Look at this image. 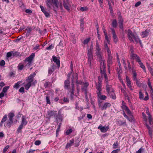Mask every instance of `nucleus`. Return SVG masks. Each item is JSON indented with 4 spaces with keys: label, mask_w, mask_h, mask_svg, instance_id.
<instances>
[{
    "label": "nucleus",
    "mask_w": 153,
    "mask_h": 153,
    "mask_svg": "<svg viewBox=\"0 0 153 153\" xmlns=\"http://www.w3.org/2000/svg\"><path fill=\"white\" fill-rule=\"evenodd\" d=\"M74 74H73L71 80V85H70V81L69 80V77H68V79L66 80L64 82V88L66 89L68 91L71 93V96L72 97L74 95Z\"/></svg>",
    "instance_id": "nucleus-1"
},
{
    "label": "nucleus",
    "mask_w": 153,
    "mask_h": 153,
    "mask_svg": "<svg viewBox=\"0 0 153 153\" xmlns=\"http://www.w3.org/2000/svg\"><path fill=\"white\" fill-rule=\"evenodd\" d=\"M46 3L49 10L53 8L54 10L58 8V0H46Z\"/></svg>",
    "instance_id": "nucleus-2"
},
{
    "label": "nucleus",
    "mask_w": 153,
    "mask_h": 153,
    "mask_svg": "<svg viewBox=\"0 0 153 153\" xmlns=\"http://www.w3.org/2000/svg\"><path fill=\"white\" fill-rule=\"evenodd\" d=\"M127 31L128 37V39L130 41L134 42V41L133 39H134L137 43H140V44H141V41L140 40L138 36H136L134 33H132V31L130 29H128Z\"/></svg>",
    "instance_id": "nucleus-3"
},
{
    "label": "nucleus",
    "mask_w": 153,
    "mask_h": 153,
    "mask_svg": "<svg viewBox=\"0 0 153 153\" xmlns=\"http://www.w3.org/2000/svg\"><path fill=\"white\" fill-rule=\"evenodd\" d=\"M36 75V73H33L31 74L26 79V81L27 84L24 85V86L26 90H28L31 86V82L33 81L34 77Z\"/></svg>",
    "instance_id": "nucleus-4"
},
{
    "label": "nucleus",
    "mask_w": 153,
    "mask_h": 153,
    "mask_svg": "<svg viewBox=\"0 0 153 153\" xmlns=\"http://www.w3.org/2000/svg\"><path fill=\"white\" fill-rule=\"evenodd\" d=\"M35 56V53H32L31 55L28 57L26 58L25 60L24 61L25 63V66L28 68L30 67L32 65L33 63V60Z\"/></svg>",
    "instance_id": "nucleus-5"
},
{
    "label": "nucleus",
    "mask_w": 153,
    "mask_h": 153,
    "mask_svg": "<svg viewBox=\"0 0 153 153\" xmlns=\"http://www.w3.org/2000/svg\"><path fill=\"white\" fill-rule=\"evenodd\" d=\"M100 69L101 70L102 76L105 78V82H108V79H107V74L104 72V69L105 68V66L104 65V61L102 60L101 61L100 60Z\"/></svg>",
    "instance_id": "nucleus-6"
},
{
    "label": "nucleus",
    "mask_w": 153,
    "mask_h": 153,
    "mask_svg": "<svg viewBox=\"0 0 153 153\" xmlns=\"http://www.w3.org/2000/svg\"><path fill=\"white\" fill-rule=\"evenodd\" d=\"M92 47L90 50H88V64L90 66H91V62H92L93 60V55L92 54Z\"/></svg>",
    "instance_id": "nucleus-7"
},
{
    "label": "nucleus",
    "mask_w": 153,
    "mask_h": 153,
    "mask_svg": "<svg viewBox=\"0 0 153 153\" xmlns=\"http://www.w3.org/2000/svg\"><path fill=\"white\" fill-rule=\"evenodd\" d=\"M57 111H50L47 112V116L48 117L50 118L51 117H57Z\"/></svg>",
    "instance_id": "nucleus-8"
},
{
    "label": "nucleus",
    "mask_w": 153,
    "mask_h": 153,
    "mask_svg": "<svg viewBox=\"0 0 153 153\" xmlns=\"http://www.w3.org/2000/svg\"><path fill=\"white\" fill-rule=\"evenodd\" d=\"M111 106V104L109 102H106L102 105H101L100 104L99 105V107L101 108L102 110L106 109L107 108L110 107Z\"/></svg>",
    "instance_id": "nucleus-9"
},
{
    "label": "nucleus",
    "mask_w": 153,
    "mask_h": 153,
    "mask_svg": "<svg viewBox=\"0 0 153 153\" xmlns=\"http://www.w3.org/2000/svg\"><path fill=\"white\" fill-rule=\"evenodd\" d=\"M98 129L100 130L101 132L103 133L106 132L109 129V127L108 126H102L100 125L98 127Z\"/></svg>",
    "instance_id": "nucleus-10"
},
{
    "label": "nucleus",
    "mask_w": 153,
    "mask_h": 153,
    "mask_svg": "<svg viewBox=\"0 0 153 153\" xmlns=\"http://www.w3.org/2000/svg\"><path fill=\"white\" fill-rule=\"evenodd\" d=\"M106 83V89L108 93H110V92L114 90L112 88V85L108 84V82Z\"/></svg>",
    "instance_id": "nucleus-11"
},
{
    "label": "nucleus",
    "mask_w": 153,
    "mask_h": 153,
    "mask_svg": "<svg viewBox=\"0 0 153 153\" xmlns=\"http://www.w3.org/2000/svg\"><path fill=\"white\" fill-rule=\"evenodd\" d=\"M96 88L97 89V93H100L101 92L102 90V85L100 81L98 82V83H96Z\"/></svg>",
    "instance_id": "nucleus-12"
},
{
    "label": "nucleus",
    "mask_w": 153,
    "mask_h": 153,
    "mask_svg": "<svg viewBox=\"0 0 153 153\" xmlns=\"http://www.w3.org/2000/svg\"><path fill=\"white\" fill-rule=\"evenodd\" d=\"M63 4L65 8L68 10H70V5L68 1L67 2L66 0H63Z\"/></svg>",
    "instance_id": "nucleus-13"
},
{
    "label": "nucleus",
    "mask_w": 153,
    "mask_h": 153,
    "mask_svg": "<svg viewBox=\"0 0 153 153\" xmlns=\"http://www.w3.org/2000/svg\"><path fill=\"white\" fill-rule=\"evenodd\" d=\"M40 7L41 11L45 14L46 17H49L50 16V14L48 13L46 11V8L42 6H40Z\"/></svg>",
    "instance_id": "nucleus-14"
},
{
    "label": "nucleus",
    "mask_w": 153,
    "mask_h": 153,
    "mask_svg": "<svg viewBox=\"0 0 153 153\" xmlns=\"http://www.w3.org/2000/svg\"><path fill=\"white\" fill-rule=\"evenodd\" d=\"M111 30L112 31V34L113 35L114 41L115 42V43H116L118 41V39L117 37L116 34L114 30L112 28H111Z\"/></svg>",
    "instance_id": "nucleus-15"
},
{
    "label": "nucleus",
    "mask_w": 153,
    "mask_h": 153,
    "mask_svg": "<svg viewBox=\"0 0 153 153\" xmlns=\"http://www.w3.org/2000/svg\"><path fill=\"white\" fill-rule=\"evenodd\" d=\"M123 105L121 106L122 109L124 110H125L126 111V113L128 114H129L131 115V112L128 108L125 105L123 104V103L124 102L123 101H122Z\"/></svg>",
    "instance_id": "nucleus-16"
},
{
    "label": "nucleus",
    "mask_w": 153,
    "mask_h": 153,
    "mask_svg": "<svg viewBox=\"0 0 153 153\" xmlns=\"http://www.w3.org/2000/svg\"><path fill=\"white\" fill-rule=\"evenodd\" d=\"M146 113L147 114L148 116V120L149 121V123L150 124V125H151L152 120V116L150 114L149 109L148 108H146Z\"/></svg>",
    "instance_id": "nucleus-17"
},
{
    "label": "nucleus",
    "mask_w": 153,
    "mask_h": 153,
    "mask_svg": "<svg viewBox=\"0 0 153 153\" xmlns=\"http://www.w3.org/2000/svg\"><path fill=\"white\" fill-rule=\"evenodd\" d=\"M53 60L55 63H56L57 65L58 68H59L60 66V60L59 59H57V57L54 56H53L52 57Z\"/></svg>",
    "instance_id": "nucleus-18"
},
{
    "label": "nucleus",
    "mask_w": 153,
    "mask_h": 153,
    "mask_svg": "<svg viewBox=\"0 0 153 153\" xmlns=\"http://www.w3.org/2000/svg\"><path fill=\"white\" fill-rule=\"evenodd\" d=\"M75 76V78L76 79V84L77 87V90H78V85H82L83 83L81 80H77L78 79V74L77 73H76L75 74H74V76Z\"/></svg>",
    "instance_id": "nucleus-19"
},
{
    "label": "nucleus",
    "mask_w": 153,
    "mask_h": 153,
    "mask_svg": "<svg viewBox=\"0 0 153 153\" xmlns=\"http://www.w3.org/2000/svg\"><path fill=\"white\" fill-rule=\"evenodd\" d=\"M97 94L98 98L101 100H105L107 98L105 96L102 95L101 92L97 93Z\"/></svg>",
    "instance_id": "nucleus-20"
},
{
    "label": "nucleus",
    "mask_w": 153,
    "mask_h": 153,
    "mask_svg": "<svg viewBox=\"0 0 153 153\" xmlns=\"http://www.w3.org/2000/svg\"><path fill=\"white\" fill-rule=\"evenodd\" d=\"M126 79L127 86L132 91L133 89L132 88V86L131 85V81L129 79V77L128 76H126Z\"/></svg>",
    "instance_id": "nucleus-21"
},
{
    "label": "nucleus",
    "mask_w": 153,
    "mask_h": 153,
    "mask_svg": "<svg viewBox=\"0 0 153 153\" xmlns=\"http://www.w3.org/2000/svg\"><path fill=\"white\" fill-rule=\"evenodd\" d=\"M107 62H108V65L109 67H110V65H111L112 63V57L111 55H108Z\"/></svg>",
    "instance_id": "nucleus-22"
},
{
    "label": "nucleus",
    "mask_w": 153,
    "mask_h": 153,
    "mask_svg": "<svg viewBox=\"0 0 153 153\" xmlns=\"http://www.w3.org/2000/svg\"><path fill=\"white\" fill-rule=\"evenodd\" d=\"M123 20L122 17L120 16L119 18V22L118 24L119 25V27L120 28L122 29L123 27Z\"/></svg>",
    "instance_id": "nucleus-23"
},
{
    "label": "nucleus",
    "mask_w": 153,
    "mask_h": 153,
    "mask_svg": "<svg viewBox=\"0 0 153 153\" xmlns=\"http://www.w3.org/2000/svg\"><path fill=\"white\" fill-rule=\"evenodd\" d=\"M108 95L111 98H112L114 100L116 98L115 95L114 93V90L110 92V93H108Z\"/></svg>",
    "instance_id": "nucleus-24"
},
{
    "label": "nucleus",
    "mask_w": 153,
    "mask_h": 153,
    "mask_svg": "<svg viewBox=\"0 0 153 153\" xmlns=\"http://www.w3.org/2000/svg\"><path fill=\"white\" fill-rule=\"evenodd\" d=\"M27 123V122L25 118V117L24 116H23L22 117V121L21 124L23 126L26 125Z\"/></svg>",
    "instance_id": "nucleus-25"
},
{
    "label": "nucleus",
    "mask_w": 153,
    "mask_h": 153,
    "mask_svg": "<svg viewBox=\"0 0 153 153\" xmlns=\"http://www.w3.org/2000/svg\"><path fill=\"white\" fill-rule=\"evenodd\" d=\"M149 31L148 30H146L145 31L142 32L141 36L142 37L144 38L148 36L149 34Z\"/></svg>",
    "instance_id": "nucleus-26"
},
{
    "label": "nucleus",
    "mask_w": 153,
    "mask_h": 153,
    "mask_svg": "<svg viewBox=\"0 0 153 153\" xmlns=\"http://www.w3.org/2000/svg\"><path fill=\"white\" fill-rule=\"evenodd\" d=\"M137 62L139 63L140 67L143 69V71L146 72V68L144 65H143V63L141 62V60L140 59H137Z\"/></svg>",
    "instance_id": "nucleus-27"
},
{
    "label": "nucleus",
    "mask_w": 153,
    "mask_h": 153,
    "mask_svg": "<svg viewBox=\"0 0 153 153\" xmlns=\"http://www.w3.org/2000/svg\"><path fill=\"white\" fill-rule=\"evenodd\" d=\"M7 115H5L3 117V118L2 119L1 123H0V126H1L3 125V123L6 121L7 119Z\"/></svg>",
    "instance_id": "nucleus-28"
},
{
    "label": "nucleus",
    "mask_w": 153,
    "mask_h": 153,
    "mask_svg": "<svg viewBox=\"0 0 153 153\" xmlns=\"http://www.w3.org/2000/svg\"><path fill=\"white\" fill-rule=\"evenodd\" d=\"M74 140H70L69 142L67 143L66 148H68L72 146V144L74 143Z\"/></svg>",
    "instance_id": "nucleus-29"
},
{
    "label": "nucleus",
    "mask_w": 153,
    "mask_h": 153,
    "mask_svg": "<svg viewBox=\"0 0 153 153\" xmlns=\"http://www.w3.org/2000/svg\"><path fill=\"white\" fill-rule=\"evenodd\" d=\"M21 82L22 81H21L18 82L14 85L13 88H14L17 89L19 87V85Z\"/></svg>",
    "instance_id": "nucleus-30"
},
{
    "label": "nucleus",
    "mask_w": 153,
    "mask_h": 153,
    "mask_svg": "<svg viewBox=\"0 0 153 153\" xmlns=\"http://www.w3.org/2000/svg\"><path fill=\"white\" fill-rule=\"evenodd\" d=\"M9 120L12 121L13 120V118L14 116V114L13 113H10L8 114Z\"/></svg>",
    "instance_id": "nucleus-31"
},
{
    "label": "nucleus",
    "mask_w": 153,
    "mask_h": 153,
    "mask_svg": "<svg viewBox=\"0 0 153 153\" xmlns=\"http://www.w3.org/2000/svg\"><path fill=\"white\" fill-rule=\"evenodd\" d=\"M95 50H101V48L97 41H96V43L95 45Z\"/></svg>",
    "instance_id": "nucleus-32"
},
{
    "label": "nucleus",
    "mask_w": 153,
    "mask_h": 153,
    "mask_svg": "<svg viewBox=\"0 0 153 153\" xmlns=\"http://www.w3.org/2000/svg\"><path fill=\"white\" fill-rule=\"evenodd\" d=\"M55 68V66H53L52 67V68H50L48 70V73L51 74L53 71H54Z\"/></svg>",
    "instance_id": "nucleus-33"
},
{
    "label": "nucleus",
    "mask_w": 153,
    "mask_h": 153,
    "mask_svg": "<svg viewBox=\"0 0 153 153\" xmlns=\"http://www.w3.org/2000/svg\"><path fill=\"white\" fill-rule=\"evenodd\" d=\"M132 58L133 59H136L137 61V59H140L139 57H138L136 54H132L131 55V59Z\"/></svg>",
    "instance_id": "nucleus-34"
},
{
    "label": "nucleus",
    "mask_w": 153,
    "mask_h": 153,
    "mask_svg": "<svg viewBox=\"0 0 153 153\" xmlns=\"http://www.w3.org/2000/svg\"><path fill=\"white\" fill-rule=\"evenodd\" d=\"M95 54L99 57H101V50H95Z\"/></svg>",
    "instance_id": "nucleus-35"
},
{
    "label": "nucleus",
    "mask_w": 153,
    "mask_h": 153,
    "mask_svg": "<svg viewBox=\"0 0 153 153\" xmlns=\"http://www.w3.org/2000/svg\"><path fill=\"white\" fill-rule=\"evenodd\" d=\"M132 73L133 74V79L134 80H137V78L136 76H137V74L135 71H132Z\"/></svg>",
    "instance_id": "nucleus-36"
},
{
    "label": "nucleus",
    "mask_w": 153,
    "mask_h": 153,
    "mask_svg": "<svg viewBox=\"0 0 153 153\" xmlns=\"http://www.w3.org/2000/svg\"><path fill=\"white\" fill-rule=\"evenodd\" d=\"M24 67V65L22 64L21 63H20L18 65V70L21 71L23 69Z\"/></svg>",
    "instance_id": "nucleus-37"
},
{
    "label": "nucleus",
    "mask_w": 153,
    "mask_h": 153,
    "mask_svg": "<svg viewBox=\"0 0 153 153\" xmlns=\"http://www.w3.org/2000/svg\"><path fill=\"white\" fill-rule=\"evenodd\" d=\"M112 25L113 27H115L117 26V22L116 20L114 19L112 22Z\"/></svg>",
    "instance_id": "nucleus-38"
},
{
    "label": "nucleus",
    "mask_w": 153,
    "mask_h": 153,
    "mask_svg": "<svg viewBox=\"0 0 153 153\" xmlns=\"http://www.w3.org/2000/svg\"><path fill=\"white\" fill-rule=\"evenodd\" d=\"M73 64L72 63V62H71V65H70V68H71V73H69L68 74V77L70 76L72 72H73Z\"/></svg>",
    "instance_id": "nucleus-39"
},
{
    "label": "nucleus",
    "mask_w": 153,
    "mask_h": 153,
    "mask_svg": "<svg viewBox=\"0 0 153 153\" xmlns=\"http://www.w3.org/2000/svg\"><path fill=\"white\" fill-rule=\"evenodd\" d=\"M72 129H69L65 132V134L66 135H68L70 134L72 132Z\"/></svg>",
    "instance_id": "nucleus-40"
},
{
    "label": "nucleus",
    "mask_w": 153,
    "mask_h": 153,
    "mask_svg": "<svg viewBox=\"0 0 153 153\" xmlns=\"http://www.w3.org/2000/svg\"><path fill=\"white\" fill-rule=\"evenodd\" d=\"M116 55L117 56V62L119 64V68H121V64L120 62V59L118 57V54L117 53Z\"/></svg>",
    "instance_id": "nucleus-41"
},
{
    "label": "nucleus",
    "mask_w": 153,
    "mask_h": 153,
    "mask_svg": "<svg viewBox=\"0 0 153 153\" xmlns=\"http://www.w3.org/2000/svg\"><path fill=\"white\" fill-rule=\"evenodd\" d=\"M23 126L21 124V125L19 126L18 127L17 131L18 132H21V129L23 128Z\"/></svg>",
    "instance_id": "nucleus-42"
},
{
    "label": "nucleus",
    "mask_w": 153,
    "mask_h": 153,
    "mask_svg": "<svg viewBox=\"0 0 153 153\" xmlns=\"http://www.w3.org/2000/svg\"><path fill=\"white\" fill-rule=\"evenodd\" d=\"M46 100L47 104H51V102L49 99V97L48 95H47L46 97Z\"/></svg>",
    "instance_id": "nucleus-43"
},
{
    "label": "nucleus",
    "mask_w": 153,
    "mask_h": 153,
    "mask_svg": "<svg viewBox=\"0 0 153 153\" xmlns=\"http://www.w3.org/2000/svg\"><path fill=\"white\" fill-rule=\"evenodd\" d=\"M139 98L140 100H144V95L140 91L139 93Z\"/></svg>",
    "instance_id": "nucleus-44"
},
{
    "label": "nucleus",
    "mask_w": 153,
    "mask_h": 153,
    "mask_svg": "<svg viewBox=\"0 0 153 153\" xmlns=\"http://www.w3.org/2000/svg\"><path fill=\"white\" fill-rule=\"evenodd\" d=\"M104 35L105 36V39L107 40V42L109 43L110 41V38L108 37L107 33L104 34Z\"/></svg>",
    "instance_id": "nucleus-45"
},
{
    "label": "nucleus",
    "mask_w": 153,
    "mask_h": 153,
    "mask_svg": "<svg viewBox=\"0 0 153 153\" xmlns=\"http://www.w3.org/2000/svg\"><path fill=\"white\" fill-rule=\"evenodd\" d=\"M121 62L123 63V64L124 65L125 69H127V67L126 66V64L125 62L124 58H123L122 59Z\"/></svg>",
    "instance_id": "nucleus-46"
},
{
    "label": "nucleus",
    "mask_w": 153,
    "mask_h": 153,
    "mask_svg": "<svg viewBox=\"0 0 153 153\" xmlns=\"http://www.w3.org/2000/svg\"><path fill=\"white\" fill-rule=\"evenodd\" d=\"M87 9L88 8L86 7H81L80 8V10L82 12L86 11L87 10Z\"/></svg>",
    "instance_id": "nucleus-47"
},
{
    "label": "nucleus",
    "mask_w": 153,
    "mask_h": 153,
    "mask_svg": "<svg viewBox=\"0 0 153 153\" xmlns=\"http://www.w3.org/2000/svg\"><path fill=\"white\" fill-rule=\"evenodd\" d=\"M7 126L10 127L11 124L13 123V120L10 121V120H9V121H7Z\"/></svg>",
    "instance_id": "nucleus-48"
},
{
    "label": "nucleus",
    "mask_w": 153,
    "mask_h": 153,
    "mask_svg": "<svg viewBox=\"0 0 153 153\" xmlns=\"http://www.w3.org/2000/svg\"><path fill=\"white\" fill-rule=\"evenodd\" d=\"M9 86H6L4 87L2 90V92L3 93H5L7 90L9 88Z\"/></svg>",
    "instance_id": "nucleus-49"
},
{
    "label": "nucleus",
    "mask_w": 153,
    "mask_h": 153,
    "mask_svg": "<svg viewBox=\"0 0 153 153\" xmlns=\"http://www.w3.org/2000/svg\"><path fill=\"white\" fill-rule=\"evenodd\" d=\"M5 64V61L2 60L1 61H0V66H4Z\"/></svg>",
    "instance_id": "nucleus-50"
},
{
    "label": "nucleus",
    "mask_w": 153,
    "mask_h": 153,
    "mask_svg": "<svg viewBox=\"0 0 153 153\" xmlns=\"http://www.w3.org/2000/svg\"><path fill=\"white\" fill-rule=\"evenodd\" d=\"M90 39L87 38L84 40L83 42V44L85 45L87 44L90 41Z\"/></svg>",
    "instance_id": "nucleus-51"
},
{
    "label": "nucleus",
    "mask_w": 153,
    "mask_h": 153,
    "mask_svg": "<svg viewBox=\"0 0 153 153\" xmlns=\"http://www.w3.org/2000/svg\"><path fill=\"white\" fill-rule=\"evenodd\" d=\"M53 45L51 44L49 45V47L47 48L46 49L47 50H51L53 48Z\"/></svg>",
    "instance_id": "nucleus-52"
},
{
    "label": "nucleus",
    "mask_w": 153,
    "mask_h": 153,
    "mask_svg": "<svg viewBox=\"0 0 153 153\" xmlns=\"http://www.w3.org/2000/svg\"><path fill=\"white\" fill-rule=\"evenodd\" d=\"M136 81V83L137 85L139 87H140L141 85V83L137 79L135 80Z\"/></svg>",
    "instance_id": "nucleus-53"
},
{
    "label": "nucleus",
    "mask_w": 153,
    "mask_h": 153,
    "mask_svg": "<svg viewBox=\"0 0 153 153\" xmlns=\"http://www.w3.org/2000/svg\"><path fill=\"white\" fill-rule=\"evenodd\" d=\"M147 128L149 130V133L150 135H151L152 134V131L150 129V127L149 126L147 125H146Z\"/></svg>",
    "instance_id": "nucleus-54"
},
{
    "label": "nucleus",
    "mask_w": 153,
    "mask_h": 153,
    "mask_svg": "<svg viewBox=\"0 0 153 153\" xmlns=\"http://www.w3.org/2000/svg\"><path fill=\"white\" fill-rule=\"evenodd\" d=\"M25 30L27 32V33H29L31 31V29L29 27H27L25 29Z\"/></svg>",
    "instance_id": "nucleus-55"
},
{
    "label": "nucleus",
    "mask_w": 153,
    "mask_h": 153,
    "mask_svg": "<svg viewBox=\"0 0 153 153\" xmlns=\"http://www.w3.org/2000/svg\"><path fill=\"white\" fill-rule=\"evenodd\" d=\"M19 92L20 93H24L25 91L24 88L23 87H21L19 89Z\"/></svg>",
    "instance_id": "nucleus-56"
},
{
    "label": "nucleus",
    "mask_w": 153,
    "mask_h": 153,
    "mask_svg": "<svg viewBox=\"0 0 153 153\" xmlns=\"http://www.w3.org/2000/svg\"><path fill=\"white\" fill-rule=\"evenodd\" d=\"M9 145H7L3 149V152H5L9 148Z\"/></svg>",
    "instance_id": "nucleus-57"
},
{
    "label": "nucleus",
    "mask_w": 153,
    "mask_h": 153,
    "mask_svg": "<svg viewBox=\"0 0 153 153\" xmlns=\"http://www.w3.org/2000/svg\"><path fill=\"white\" fill-rule=\"evenodd\" d=\"M118 146V143L117 142L114 143L113 145V147L114 149H115L117 148Z\"/></svg>",
    "instance_id": "nucleus-58"
},
{
    "label": "nucleus",
    "mask_w": 153,
    "mask_h": 153,
    "mask_svg": "<svg viewBox=\"0 0 153 153\" xmlns=\"http://www.w3.org/2000/svg\"><path fill=\"white\" fill-rule=\"evenodd\" d=\"M148 86H149V87L151 89V90H152V86L151 85V82L149 81V82H148Z\"/></svg>",
    "instance_id": "nucleus-59"
},
{
    "label": "nucleus",
    "mask_w": 153,
    "mask_h": 153,
    "mask_svg": "<svg viewBox=\"0 0 153 153\" xmlns=\"http://www.w3.org/2000/svg\"><path fill=\"white\" fill-rule=\"evenodd\" d=\"M50 84V82H45L44 84V85L45 88H46Z\"/></svg>",
    "instance_id": "nucleus-60"
},
{
    "label": "nucleus",
    "mask_w": 153,
    "mask_h": 153,
    "mask_svg": "<svg viewBox=\"0 0 153 153\" xmlns=\"http://www.w3.org/2000/svg\"><path fill=\"white\" fill-rule=\"evenodd\" d=\"M120 150V149H117L116 150L113 151L111 153H117Z\"/></svg>",
    "instance_id": "nucleus-61"
},
{
    "label": "nucleus",
    "mask_w": 153,
    "mask_h": 153,
    "mask_svg": "<svg viewBox=\"0 0 153 153\" xmlns=\"http://www.w3.org/2000/svg\"><path fill=\"white\" fill-rule=\"evenodd\" d=\"M25 12L26 13H29V14H30V13H32V11L30 10V9L26 10H25Z\"/></svg>",
    "instance_id": "nucleus-62"
},
{
    "label": "nucleus",
    "mask_w": 153,
    "mask_h": 153,
    "mask_svg": "<svg viewBox=\"0 0 153 153\" xmlns=\"http://www.w3.org/2000/svg\"><path fill=\"white\" fill-rule=\"evenodd\" d=\"M146 94L147 95L145 97L144 99V100H147L149 99V97H148V93L147 92H146Z\"/></svg>",
    "instance_id": "nucleus-63"
},
{
    "label": "nucleus",
    "mask_w": 153,
    "mask_h": 153,
    "mask_svg": "<svg viewBox=\"0 0 153 153\" xmlns=\"http://www.w3.org/2000/svg\"><path fill=\"white\" fill-rule=\"evenodd\" d=\"M12 55V53L10 52H8L7 53L6 56L7 57H10Z\"/></svg>",
    "instance_id": "nucleus-64"
}]
</instances>
